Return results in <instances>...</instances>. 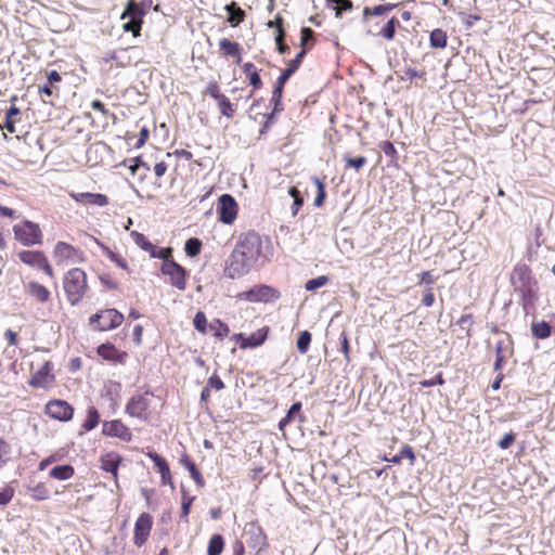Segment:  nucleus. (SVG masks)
I'll return each instance as SVG.
<instances>
[{
    "instance_id": "61",
    "label": "nucleus",
    "mask_w": 555,
    "mask_h": 555,
    "mask_svg": "<svg viewBox=\"0 0 555 555\" xmlns=\"http://www.w3.org/2000/svg\"><path fill=\"white\" fill-rule=\"evenodd\" d=\"M340 340V351L343 352L345 360L347 362L350 361V345H349V338L346 332H343L339 336Z\"/></svg>"
},
{
    "instance_id": "52",
    "label": "nucleus",
    "mask_w": 555,
    "mask_h": 555,
    "mask_svg": "<svg viewBox=\"0 0 555 555\" xmlns=\"http://www.w3.org/2000/svg\"><path fill=\"white\" fill-rule=\"evenodd\" d=\"M167 170H168V164L164 160H160L154 165L153 171L156 177V181L153 183L154 189L162 188L163 183L159 181V179L165 176Z\"/></svg>"
},
{
    "instance_id": "7",
    "label": "nucleus",
    "mask_w": 555,
    "mask_h": 555,
    "mask_svg": "<svg viewBox=\"0 0 555 555\" xmlns=\"http://www.w3.org/2000/svg\"><path fill=\"white\" fill-rule=\"evenodd\" d=\"M154 398L152 391L146 390L143 393H137L128 400L125 412L130 417H135L141 421H149L152 414L151 403Z\"/></svg>"
},
{
    "instance_id": "16",
    "label": "nucleus",
    "mask_w": 555,
    "mask_h": 555,
    "mask_svg": "<svg viewBox=\"0 0 555 555\" xmlns=\"http://www.w3.org/2000/svg\"><path fill=\"white\" fill-rule=\"evenodd\" d=\"M68 195L76 204L86 207H105L109 204L107 195L102 193L70 191L68 192Z\"/></svg>"
},
{
    "instance_id": "23",
    "label": "nucleus",
    "mask_w": 555,
    "mask_h": 555,
    "mask_svg": "<svg viewBox=\"0 0 555 555\" xmlns=\"http://www.w3.org/2000/svg\"><path fill=\"white\" fill-rule=\"evenodd\" d=\"M240 66L242 67L248 85L251 87V93L260 90L263 87V82L257 66L253 62H242Z\"/></svg>"
},
{
    "instance_id": "3",
    "label": "nucleus",
    "mask_w": 555,
    "mask_h": 555,
    "mask_svg": "<svg viewBox=\"0 0 555 555\" xmlns=\"http://www.w3.org/2000/svg\"><path fill=\"white\" fill-rule=\"evenodd\" d=\"M63 289L72 306L79 305L89 291L88 276L81 268H72L63 276Z\"/></svg>"
},
{
    "instance_id": "45",
    "label": "nucleus",
    "mask_w": 555,
    "mask_h": 555,
    "mask_svg": "<svg viewBox=\"0 0 555 555\" xmlns=\"http://www.w3.org/2000/svg\"><path fill=\"white\" fill-rule=\"evenodd\" d=\"M430 46L436 49H444L448 43V37L444 30L436 28L430 33Z\"/></svg>"
},
{
    "instance_id": "51",
    "label": "nucleus",
    "mask_w": 555,
    "mask_h": 555,
    "mask_svg": "<svg viewBox=\"0 0 555 555\" xmlns=\"http://www.w3.org/2000/svg\"><path fill=\"white\" fill-rule=\"evenodd\" d=\"M194 327L201 333L206 334L209 328L206 314L203 311H197L193 319Z\"/></svg>"
},
{
    "instance_id": "1",
    "label": "nucleus",
    "mask_w": 555,
    "mask_h": 555,
    "mask_svg": "<svg viewBox=\"0 0 555 555\" xmlns=\"http://www.w3.org/2000/svg\"><path fill=\"white\" fill-rule=\"evenodd\" d=\"M272 254L271 241L255 230L242 233L225 263L224 274L230 279H240L249 273L260 260H268Z\"/></svg>"
},
{
    "instance_id": "50",
    "label": "nucleus",
    "mask_w": 555,
    "mask_h": 555,
    "mask_svg": "<svg viewBox=\"0 0 555 555\" xmlns=\"http://www.w3.org/2000/svg\"><path fill=\"white\" fill-rule=\"evenodd\" d=\"M195 498L190 496L186 492H182V504H181V519L185 522L189 521V515L191 512V506L194 502Z\"/></svg>"
},
{
    "instance_id": "6",
    "label": "nucleus",
    "mask_w": 555,
    "mask_h": 555,
    "mask_svg": "<svg viewBox=\"0 0 555 555\" xmlns=\"http://www.w3.org/2000/svg\"><path fill=\"white\" fill-rule=\"evenodd\" d=\"M293 74L294 73L292 72V68H284V69H282L280 76L276 78V81L274 83V88L272 91V96H271V103L273 104V109L270 114L264 115L266 121L263 122L261 132L267 130L273 124L274 115L284 109L283 103H282L284 87Z\"/></svg>"
},
{
    "instance_id": "29",
    "label": "nucleus",
    "mask_w": 555,
    "mask_h": 555,
    "mask_svg": "<svg viewBox=\"0 0 555 555\" xmlns=\"http://www.w3.org/2000/svg\"><path fill=\"white\" fill-rule=\"evenodd\" d=\"M17 101V96L13 95L10 99V102L12 103L10 108L5 113V121H4V128L10 133H15L16 128L15 124L20 120L21 111L17 106H15V102Z\"/></svg>"
},
{
    "instance_id": "12",
    "label": "nucleus",
    "mask_w": 555,
    "mask_h": 555,
    "mask_svg": "<svg viewBox=\"0 0 555 555\" xmlns=\"http://www.w3.org/2000/svg\"><path fill=\"white\" fill-rule=\"evenodd\" d=\"M217 214L220 222L224 224L234 223L238 214V205L232 195L222 194L218 198Z\"/></svg>"
},
{
    "instance_id": "53",
    "label": "nucleus",
    "mask_w": 555,
    "mask_h": 555,
    "mask_svg": "<svg viewBox=\"0 0 555 555\" xmlns=\"http://www.w3.org/2000/svg\"><path fill=\"white\" fill-rule=\"evenodd\" d=\"M122 164L125 166H127L129 171H130V173L133 177H135L141 171L142 165L144 164V160H143L142 156H137V157H133V158L126 159Z\"/></svg>"
},
{
    "instance_id": "24",
    "label": "nucleus",
    "mask_w": 555,
    "mask_h": 555,
    "mask_svg": "<svg viewBox=\"0 0 555 555\" xmlns=\"http://www.w3.org/2000/svg\"><path fill=\"white\" fill-rule=\"evenodd\" d=\"M147 456L153 461V463L157 467L158 473L160 474L162 477V483L173 486L172 476L167 461L154 451L147 452Z\"/></svg>"
},
{
    "instance_id": "40",
    "label": "nucleus",
    "mask_w": 555,
    "mask_h": 555,
    "mask_svg": "<svg viewBox=\"0 0 555 555\" xmlns=\"http://www.w3.org/2000/svg\"><path fill=\"white\" fill-rule=\"evenodd\" d=\"M59 91L57 86L48 82L38 88V93L42 102L47 104H53V99L59 98Z\"/></svg>"
},
{
    "instance_id": "59",
    "label": "nucleus",
    "mask_w": 555,
    "mask_h": 555,
    "mask_svg": "<svg viewBox=\"0 0 555 555\" xmlns=\"http://www.w3.org/2000/svg\"><path fill=\"white\" fill-rule=\"evenodd\" d=\"M91 107L94 111L100 112L104 117L111 118L113 120V122H115L117 120V116L114 113H111L106 108L105 104L103 102H101L100 100H93L91 102Z\"/></svg>"
},
{
    "instance_id": "44",
    "label": "nucleus",
    "mask_w": 555,
    "mask_h": 555,
    "mask_svg": "<svg viewBox=\"0 0 555 555\" xmlns=\"http://www.w3.org/2000/svg\"><path fill=\"white\" fill-rule=\"evenodd\" d=\"M28 491L30 493V496L35 501H44L50 498V491L47 487V483L42 482V481L38 482L37 485H35L33 487H29Z\"/></svg>"
},
{
    "instance_id": "9",
    "label": "nucleus",
    "mask_w": 555,
    "mask_h": 555,
    "mask_svg": "<svg viewBox=\"0 0 555 555\" xmlns=\"http://www.w3.org/2000/svg\"><path fill=\"white\" fill-rule=\"evenodd\" d=\"M52 256L57 266L81 263L86 260L82 249L63 241L54 245Z\"/></svg>"
},
{
    "instance_id": "10",
    "label": "nucleus",
    "mask_w": 555,
    "mask_h": 555,
    "mask_svg": "<svg viewBox=\"0 0 555 555\" xmlns=\"http://www.w3.org/2000/svg\"><path fill=\"white\" fill-rule=\"evenodd\" d=\"M237 297L249 302L269 304L279 300L281 293L270 285L259 284L248 291L242 292Z\"/></svg>"
},
{
    "instance_id": "38",
    "label": "nucleus",
    "mask_w": 555,
    "mask_h": 555,
    "mask_svg": "<svg viewBox=\"0 0 555 555\" xmlns=\"http://www.w3.org/2000/svg\"><path fill=\"white\" fill-rule=\"evenodd\" d=\"M400 27V22L397 17L392 16L389 18L375 35L383 37L384 39L391 41L395 38L396 29Z\"/></svg>"
},
{
    "instance_id": "39",
    "label": "nucleus",
    "mask_w": 555,
    "mask_h": 555,
    "mask_svg": "<svg viewBox=\"0 0 555 555\" xmlns=\"http://www.w3.org/2000/svg\"><path fill=\"white\" fill-rule=\"evenodd\" d=\"M101 417L98 409L93 405L87 409L86 420L81 424L83 431H90L100 424Z\"/></svg>"
},
{
    "instance_id": "46",
    "label": "nucleus",
    "mask_w": 555,
    "mask_h": 555,
    "mask_svg": "<svg viewBox=\"0 0 555 555\" xmlns=\"http://www.w3.org/2000/svg\"><path fill=\"white\" fill-rule=\"evenodd\" d=\"M209 330L212 332L214 336L218 339H223L230 333L229 326L219 319H216L211 323H209Z\"/></svg>"
},
{
    "instance_id": "31",
    "label": "nucleus",
    "mask_w": 555,
    "mask_h": 555,
    "mask_svg": "<svg viewBox=\"0 0 555 555\" xmlns=\"http://www.w3.org/2000/svg\"><path fill=\"white\" fill-rule=\"evenodd\" d=\"M224 388L223 380L217 375L214 374L207 379L206 386L203 388L201 392V400L205 403L209 402L210 399V391L211 390H222Z\"/></svg>"
},
{
    "instance_id": "2",
    "label": "nucleus",
    "mask_w": 555,
    "mask_h": 555,
    "mask_svg": "<svg viewBox=\"0 0 555 555\" xmlns=\"http://www.w3.org/2000/svg\"><path fill=\"white\" fill-rule=\"evenodd\" d=\"M509 281L514 292L520 297L525 314L534 311L538 300V282L530 267L526 263H517L511 272Z\"/></svg>"
},
{
    "instance_id": "60",
    "label": "nucleus",
    "mask_w": 555,
    "mask_h": 555,
    "mask_svg": "<svg viewBox=\"0 0 555 555\" xmlns=\"http://www.w3.org/2000/svg\"><path fill=\"white\" fill-rule=\"evenodd\" d=\"M327 282H328V278L326 275H320L315 279H311V280L307 281L305 287L307 291L313 292V291H317L318 288L326 285Z\"/></svg>"
},
{
    "instance_id": "21",
    "label": "nucleus",
    "mask_w": 555,
    "mask_h": 555,
    "mask_svg": "<svg viewBox=\"0 0 555 555\" xmlns=\"http://www.w3.org/2000/svg\"><path fill=\"white\" fill-rule=\"evenodd\" d=\"M52 364L46 362L38 369L30 377L29 385L33 387L49 388L54 383V375L52 373Z\"/></svg>"
},
{
    "instance_id": "56",
    "label": "nucleus",
    "mask_w": 555,
    "mask_h": 555,
    "mask_svg": "<svg viewBox=\"0 0 555 555\" xmlns=\"http://www.w3.org/2000/svg\"><path fill=\"white\" fill-rule=\"evenodd\" d=\"M122 29L127 33H131L133 37H139L141 34L142 25L141 21L125 20Z\"/></svg>"
},
{
    "instance_id": "35",
    "label": "nucleus",
    "mask_w": 555,
    "mask_h": 555,
    "mask_svg": "<svg viewBox=\"0 0 555 555\" xmlns=\"http://www.w3.org/2000/svg\"><path fill=\"white\" fill-rule=\"evenodd\" d=\"M507 353L512 356L513 350L507 348L503 340H499L495 344V361L493 369L494 371H502L506 362Z\"/></svg>"
},
{
    "instance_id": "64",
    "label": "nucleus",
    "mask_w": 555,
    "mask_h": 555,
    "mask_svg": "<svg viewBox=\"0 0 555 555\" xmlns=\"http://www.w3.org/2000/svg\"><path fill=\"white\" fill-rule=\"evenodd\" d=\"M380 150L385 153L386 156L396 159L398 156L397 150L395 145L390 141H384L380 143Z\"/></svg>"
},
{
    "instance_id": "49",
    "label": "nucleus",
    "mask_w": 555,
    "mask_h": 555,
    "mask_svg": "<svg viewBox=\"0 0 555 555\" xmlns=\"http://www.w3.org/2000/svg\"><path fill=\"white\" fill-rule=\"evenodd\" d=\"M301 411V402H295L288 410L285 417L279 422L280 430H284L285 427L293 421L294 416Z\"/></svg>"
},
{
    "instance_id": "41",
    "label": "nucleus",
    "mask_w": 555,
    "mask_h": 555,
    "mask_svg": "<svg viewBox=\"0 0 555 555\" xmlns=\"http://www.w3.org/2000/svg\"><path fill=\"white\" fill-rule=\"evenodd\" d=\"M311 181L317 186V196H315L313 205L315 207L320 208L324 205V202L327 196L326 190H325V182H324V179H321L319 177H312Z\"/></svg>"
},
{
    "instance_id": "30",
    "label": "nucleus",
    "mask_w": 555,
    "mask_h": 555,
    "mask_svg": "<svg viewBox=\"0 0 555 555\" xmlns=\"http://www.w3.org/2000/svg\"><path fill=\"white\" fill-rule=\"evenodd\" d=\"M74 475H75V468L70 464L56 465V466L52 467L48 473V476L51 479L59 480V481L68 480L70 478H73Z\"/></svg>"
},
{
    "instance_id": "36",
    "label": "nucleus",
    "mask_w": 555,
    "mask_h": 555,
    "mask_svg": "<svg viewBox=\"0 0 555 555\" xmlns=\"http://www.w3.org/2000/svg\"><path fill=\"white\" fill-rule=\"evenodd\" d=\"M96 244L100 246V248L102 249L103 254L112 262H114L118 268L129 272V264H128L127 260L120 254L113 251L108 246L102 244L98 240H96Z\"/></svg>"
},
{
    "instance_id": "47",
    "label": "nucleus",
    "mask_w": 555,
    "mask_h": 555,
    "mask_svg": "<svg viewBox=\"0 0 555 555\" xmlns=\"http://www.w3.org/2000/svg\"><path fill=\"white\" fill-rule=\"evenodd\" d=\"M312 335L309 331H302L299 333V336L297 338V349L301 354H305L308 352L310 344H311Z\"/></svg>"
},
{
    "instance_id": "11",
    "label": "nucleus",
    "mask_w": 555,
    "mask_h": 555,
    "mask_svg": "<svg viewBox=\"0 0 555 555\" xmlns=\"http://www.w3.org/2000/svg\"><path fill=\"white\" fill-rule=\"evenodd\" d=\"M21 262L24 264L43 271L49 278H54V271L48 257L42 250L25 249L17 254Z\"/></svg>"
},
{
    "instance_id": "25",
    "label": "nucleus",
    "mask_w": 555,
    "mask_h": 555,
    "mask_svg": "<svg viewBox=\"0 0 555 555\" xmlns=\"http://www.w3.org/2000/svg\"><path fill=\"white\" fill-rule=\"evenodd\" d=\"M147 456L153 461V463L157 467L158 473L160 474L162 477V483L173 486L172 476L167 461L154 451L147 452Z\"/></svg>"
},
{
    "instance_id": "54",
    "label": "nucleus",
    "mask_w": 555,
    "mask_h": 555,
    "mask_svg": "<svg viewBox=\"0 0 555 555\" xmlns=\"http://www.w3.org/2000/svg\"><path fill=\"white\" fill-rule=\"evenodd\" d=\"M344 160L346 163V168H353L357 171H359L366 164V158L364 156L352 157L349 154H346L344 156Z\"/></svg>"
},
{
    "instance_id": "33",
    "label": "nucleus",
    "mask_w": 555,
    "mask_h": 555,
    "mask_svg": "<svg viewBox=\"0 0 555 555\" xmlns=\"http://www.w3.org/2000/svg\"><path fill=\"white\" fill-rule=\"evenodd\" d=\"M396 8V4L386 3L375 5L374 8L365 7L363 10V21L370 23L372 17L384 16Z\"/></svg>"
},
{
    "instance_id": "15",
    "label": "nucleus",
    "mask_w": 555,
    "mask_h": 555,
    "mask_svg": "<svg viewBox=\"0 0 555 555\" xmlns=\"http://www.w3.org/2000/svg\"><path fill=\"white\" fill-rule=\"evenodd\" d=\"M152 528V515L146 512L142 513L134 522L133 544L138 547L144 545L151 535Z\"/></svg>"
},
{
    "instance_id": "20",
    "label": "nucleus",
    "mask_w": 555,
    "mask_h": 555,
    "mask_svg": "<svg viewBox=\"0 0 555 555\" xmlns=\"http://www.w3.org/2000/svg\"><path fill=\"white\" fill-rule=\"evenodd\" d=\"M219 51L224 59H232L235 65H241L243 62V48L237 41H232L228 38L219 40Z\"/></svg>"
},
{
    "instance_id": "42",
    "label": "nucleus",
    "mask_w": 555,
    "mask_h": 555,
    "mask_svg": "<svg viewBox=\"0 0 555 555\" xmlns=\"http://www.w3.org/2000/svg\"><path fill=\"white\" fill-rule=\"evenodd\" d=\"M224 550V539L221 534H212L208 542L207 555H221Z\"/></svg>"
},
{
    "instance_id": "32",
    "label": "nucleus",
    "mask_w": 555,
    "mask_h": 555,
    "mask_svg": "<svg viewBox=\"0 0 555 555\" xmlns=\"http://www.w3.org/2000/svg\"><path fill=\"white\" fill-rule=\"evenodd\" d=\"M225 11L228 12V23L232 27H237L245 20V12L242 10L235 1L225 5Z\"/></svg>"
},
{
    "instance_id": "43",
    "label": "nucleus",
    "mask_w": 555,
    "mask_h": 555,
    "mask_svg": "<svg viewBox=\"0 0 555 555\" xmlns=\"http://www.w3.org/2000/svg\"><path fill=\"white\" fill-rule=\"evenodd\" d=\"M314 31L310 27H302L300 30V50L309 52L314 46Z\"/></svg>"
},
{
    "instance_id": "63",
    "label": "nucleus",
    "mask_w": 555,
    "mask_h": 555,
    "mask_svg": "<svg viewBox=\"0 0 555 555\" xmlns=\"http://www.w3.org/2000/svg\"><path fill=\"white\" fill-rule=\"evenodd\" d=\"M308 52H306L305 50H300L296 56L291 60L288 63H287V67L286 68H292V72L295 74L296 70L300 67L306 54Z\"/></svg>"
},
{
    "instance_id": "4",
    "label": "nucleus",
    "mask_w": 555,
    "mask_h": 555,
    "mask_svg": "<svg viewBox=\"0 0 555 555\" xmlns=\"http://www.w3.org/2000/svg\"><path fill=\"white\" fill-rule=\"evenodd\" d=\"M124 320V314L117 309L106 308L90 315L88 325L92 331L108 332L120 326Z\"/></svg>"
},
{
    "instance_id": "48",
    "label": "nucleus",
    "mask_w": 555,
    "mask_h": 555,
    "mask_svg": "<svg viewBox=\"0 0 555 555\" xmlns=\"http://www.w3.org/2000/svg\"><path fill=\"white\" fill-rule=\"evenodd\" d=\"M185 254L189 257H196L202 250V242L199 238L191 237L185 242L184 246Z\"/></svg>"
},
{
    "instance_id": "28",
    "label": "nucleus",
    "mask_w": 555,
    "mask_h": 555,
    "mask_svg": "<svg viewBox=\"0 0 555 555\" xmlns=\"http://www.w3.org/2000/svg\"><path fill=\"white\" fill-rule=\"evenodd\" d=\"M180 464L189 470L190 476L192 477V479L194 480L196 486H198L199 488H203L205 486V479H204L202 473L199 472L196 464L190 457L189 454L184 453L181 456Z\"/></svg>"
},
{
    "instance_id": "13",
    "label": "nucleus",
    "mask_w": 555,
    "mask_h": 555,
    "mask_svg": "<svg viewBox=\"0 0 555 555\" xmlns=\"http://www.w3.org/2000/svg\"><path fill=\"white\" fill-rule=\"evenodd\" d=\"M132 241L142 250L146 251L151 258H165L166 256H172V247H158L153 244L143 233L132 231L130 233Z\"/></svg>"
},
{
    "instance_id": "27",
    "label": "nucleus",
    "mask_w": 555,
    "mask_h": 555,
    "mask_svg": "<svg viewBox=\"0 0 555 555\" xmlns=\"http://www.w3.org/2000/svg\"><path fill=\"white\" fill-rule=\"evenodd\" d=\"M146 14L144 5L138 3L135 0H130L125 11L122 12L120 18L121 20H132V21H141L143 23V18Z\"/></svg>"
},
{
    "instance_id": "22",
    "label": "nucleus",
    "mask_w": 555,
    "mask_h": 555,
    "mask_svg": "<svg viewBox=\"0 0 555 555\" xmlns=\"http://www.w3.org/2000/svg\"><path fill=\"white\" fill-rule=\"evenodd\" d=\"M122 462L121 455L116 452L103 454L100 459L101 468L113 475L115 485L118 487V467Z\"/></svg>"
},
{
    "instance_id": "8",
    "label": "nucleus",
    "mask_w": 555,
    "mask_h": 555,
    "mask_svg": "<svg viewBox=\"0 0 555 555\" xmlns=\"http://www.w3.org/2000/svg\"><path fill=\"white\" fill-rule=\"evenodd\" d=\"M163 260L160 272L163 275L169 278V283L172 287L179 291H185L188 286V271L184 267L179 264L172 259V256L160 258Z\"/></svg>"
},
{
    "instance_id": "17",
    "label": "nucleus",
    "mask_w": 555,
    "mask_h": 555,
    "mask_svg": "<svg viewBox=\"0 0 555 555\" xmlns=\"http://www.w3.org/2000/svg\"><path fill=\"white\" fill-rule=\"evenodd\" d=\"M102 434L107 437L118 438L129 442L132 439L130 428L121 420L105 421L102 426Z\"/></svg>"
},
{
    "instance_id": "55",
    "label": "nucleus",
    "mask_w": 555,
    "mask_h": 555,
    "mask_svg": "<svg viewBox=\"0 0 555 555\" xmlns=\"http://www.w3.org/2000/svg\"><path fill=\"white\" fill-rule=\"evenodd\" d=\"M11 446L3 438H0V469L3 468L11 457Z\"/></svg>"
},
{
    "instance_id": "14",
    "label": "nucleus",
    "mask_w": 555,
    "mask_h": 555,
    "mask_svg": "<svg viewBox=\"0 0 555 555\" xmlns=\"http://www.w3.org/2000/svg\"><path fill=\"white\" fill-rule=\"evenodd\" d=\"M44 413L53 420L68 422L74 416V408L65 400L52 399L47 402Z\"/></svg>"
},
{
    "instance_id": "26",
    "label": "nucleus",
    "mask_w": 555,
    "mask_h": 555,
    "mask_svg": "<svg viewBox=\"0 0 555 555\" xmlns=\"http://www.w3.org/2000/svg\"><path fill=\"white\" fill-rule=\"evenodd\" d=\"M146 14L144 5L138 3L135 0H130L125 11L122 12L120 18L121 20H132V21H141L143 23V18Z\"/></svg>"
},
{
    "instance_id": "34",
    "label": "nucleus",
    "mask_w": 555,
    "mask_h": 555,
    "mask_svg": "<svg viewBox=\"0 0 555 555\" xmlns=\"http://www.w3.org/2000/svg\"><path fill=\"white\" fill-rule=\"evenodd\" d=\"M27 292L31 297L41 304L47 302L51 295L50 291L38 282H29L27 284Z\"/></svg>"
},
{
    "instance_id": "19",
    "label": "nucleus",
    "mask_w": 555,
    "mask_h": 555,
    "mask_svg": "<svg viewBox=\"0 0 555 555\" xmlns=\"http://www.w3.org/2000/svg\"><path fill=\"white\" fill-rule=\"evenodd\" d=\"M269 332V326H263L247 337L240 333L235 334L234 338L238 343L241 349L257 348L266 341Z\"/></svg>"
},
{
    "instance_id": "62",
    "label": "nucleus",
    "mask_w": 555,
    "mask_h": 555,
    "mask_svg": "<svg viewBox=\"0 0 555 555\" xmlns=\"http://www.w3.org/2000/svg\"><path fill=\"white\" fill-rule=\"evenodd\" d=\"M218 107L223 116L228 118H232L234 116L235 109L229 98L218 104Z\"/></svg>"
},
{
    "instance_id": "58",
    "label": "nucleus",
    "mask_w": 555,
    "mask_h": 555,
    "mask_svg": "<svg viewBox=\"0 0 555 555\" xmlns=\"http://www.w3.org/2000/svg\"><path fill=\"white\" fill-rule=\"evenodd\" d=\"M288 194L294 198L292 209H293V215H296L298 212V210L301 208V206L304 205V197L301 196L299 190L295 186H292L288 190Z\"/></svg>"
},
{
    "instance_id": "37",
    "label": "nucleus",
    "mask_w": 555,
    "mask_h": 555,
    "mask_svg": "<svg viewBox=\"0 0 555 555\" xmlns=\"http://www.w3.org/2000/svg\"><path fill=\"white\" fill-rule=\"evenodd\" d=\"M552 326L546 321H533L531 323V334L537 339H546L552 335Z\"/></svg>"
},
{
    "instance_id": "57",
    "label": "nucleus",
    "mask_w": 555,
    "mask_h": 555,
    "mask_svg": "<svg viewBox=\"0 0 555 555\" xmlns=\"http://www.w3.org/2000/svg\"><path fill=\"white\" fill-rule=\"evenodd\" d=\"M333 4H335L334 10L337 18H340L345 12L351 11L353 8L351 0H337L336 2H333Z\"/></svg>"
},
{
    "instance_id": "18",
    "label": "nucleus",
    "mask_w": 555,
    "mask_h": 555,
    "mask_svg": "<svg viewBox=\"0 0 555 555\" xmlns=\"http://www.w3.org/2000/svg\"><path fill=\"white\" fill-rule=\"evenodd\" d=\"M98 356L112 364H125L128 360V352L124 350H119L112 343H104L96 348Z\"/></svg>"
},
{
    "instance_id": "5",
    "label": "nucleus",
    "mask_w": 555,
    "mask_h": 555,
    "mask_svg": "<svg viewBox=\"0 0 555 555\" xmlns=\"http://www.w3.org/2000/svg\"><path fill=\"white\" fill-rule=\"evenodd\" d=\"M14 238L23 246L41 245L43 233L38 223L30 220H23L13 225Z\"/></svg>"
}]
</instances>
